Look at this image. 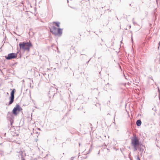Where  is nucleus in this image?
I'll list each match as a JSON object with an SVG mask.
<instances>
[{"label":"nucleus","instance_id":"obj_1","mask_svg":"<svg viewBox=\"0 0 160 160\" xmlns=\"http://www.w3.org/2000/svg\"><path fill=\"white\" fill-rule=\"evenodd\" d=\"M19 46L21 49L24 50V51L26 50L29 52L30 50V48L32 46V44L30 42H23L19 43Z\"/></svg>","mask_w":160,"mask_h":160},{"label":"nucleus","instance_id":"obj_2","mask_svg":"<svg viewBox=\"0 0 160 160\" xmlns=\"http://www.w3.org/2000/svg\"><path fill=\"white\" fill-rule=\"evenodd\" d=\"M131 145L133 147L134 151L137 150L139 143V140L136 135L132 137L131 139Z\"/></svg>","mask_w":160,"mask_h":160},{"label":"nucleus","instance_id":"obj_3","mask_svg":"<svg viewBox=\"0 0 160 160\" xmlns=\"http://www.w3.org/2000/svg\"><path fill=\"white\" fill-rule=\"evenodd\" d=\"M21 109H22V108H21L20 105L18 104H16L12 111L14 115L16 116L20 111Z\"/></svg>","mask_w":160,"mask_h":160},{"label":"nucleus","instance_id":"obj_4","mask_svg":"<svg viewBox=\"0 0 160 160\" xmlns=\"http://www.w3.org/2000/svg\"><path fill=\"white\" fill-rule=\"evenodd\" d=\"M18 52L17 53H9L8 56H5V57L6 59L8 60L16 58L17 57V54Z\"/></svg>","mask_w":160,"mask_h":160},{"label":"nucleus","instance_id":"obj_5","mask_svg":"<svg viewBox=\"0 0 160 160\" xmlns=\"http://www.w3.org/2000/svg\"><path fill=\"white\" fill-rule=\"evenodd\" d=\"M15 89H13L11 92L10 93V96L9 98L10 101L9 102V105H10L12 104L13 102L14 96V94L15 92Z\"/></svg>","mask_w":160,"mask_h":160},{"label":"nucleus","instance_id":"obj_6","mask_svg":"<svg viewBox=\"0 0 160 160\" xmlns=\"http://www.w3.org/2000/svg\"><path fill=\"white\" fill-rule=\"evenodd\" d=\"M50 32L53 35H57L58 28L55 26H52L51 28H49Z\"/></svg>","mask_w":160,"mask_h":160},{"label":"nucleus","instance_id":"obj_7","mask_svg":"<svg viewBox=\"0 0 160 160\" xmlns=\"http://www.w3.org/2000/svg\"><path fill=\"white\" fill-rule=\"evenodd\" d=\"M13 112H8L7 114V117L10 119H12L13 118Z\"/></svg>","mask_w":160,"mask_h":160},{"label":"nucleus","instance_id":"obj_8","mask_svg":"<svg viewBox=\"0 0 160 160\" xmlns=\"http://www.w3.org/2000/svg\"><path fill=\"white\" fill-rule=\"evenodd\" d=\"M56 32H57V35H61L62 33V29L60 28H58Z\"/></svg>","mask_w":160,"mask_h":160},{"label":"nucleus","instance_id":"obj_9","mask_svg":"<svg viewBox=\"0 0 160 160\" xmlns=\"http://www.w3.org/2000/svg\"><path fill=\"white\" fill-rule=\"evenodd\" d=\"M142 124V122L140 119L138 120L136 122V125L138 126H140Z\"/></svg>","mask_w":160,"mask_h":160},{"label":"nucleus","instance_id":"obj_10","mask_svg":"<svg viewBox=\"0 0 160 160\" xmlns=\"http://www.w3.org/2000/svg\"><path fill=\"white\" fill-rule=\"evenodd\" d=\"M53 23H55L56 26H57V27H60V22H53Z\"/></svg>","mask_w":160,"mask_h":160},{"label":"nucleus","instance_id":"obj_11","mask_svg":"<svg viewBox=\"0 0 160 160\" xmlns=\"http://www.w3.org/2000/svg\"><path fill=\"white\" fill-rule=\"evenodd\" d=\"M20 154L21 155L22 160H25V159L23 158V152H20Z\"/></svg>","mask_w":160,"mask_h":160},{"label":"nucleus","instance_id":"obj_12","mask_svg":"<svg viewBox=\"0 0 160 160\" xmlns=\"http://www.w3.org/2000/svg\"><path fill=\"white\" fill-rule=\"evenodd\" d=\"M133 20H134V18H133V20H132V21H133V24L135 25H136L137 24V23H136V22H134V21H133Z\"/></svg>","mask_w":160,"mask_h":160},{"label":"nucleus","instance_id":"obj_13","mask_svg":"<svg viewBox=\"0 0 160 160\" xmlns=\"http://www.w3.org/2000/svg\"><path fill=\"white\" fill-rule=\"evenodd\" d=\"M137 160H140V159L138 157L137 158Z\"/></svg>","mask_w":160,"mask_h":160},{"label":"nucleus","instance_id":"obj_14","mask_svg":"<svg viewBox=\"0 0 160 160\" xmlns=\"http://www.w3.org/2000/svg\"><path fill=\"white\" fill-rule=\"evenodd\" d=\"M90 60V59L86 63H87V64L89 62V61Z\"/></svg>","mask_w":160,"mask_h":160},{"label":"nucleus","instance_id":"obj_15","mask_svg":"<svg viewBox=\"0 0 160 160\" xmlns=\"http://www.w3.org/2000/svg\"><path fill=\"white\" fill-rule=\"evenodd\" d=\"M109 83H108L107 85H106L107 86V85H109Z\"/></svg>","mask_w":160,"mask_h":160},{"label":"nucleus","instance_id":"obj_16","mask_svg":"<svg viewBox=\"0 0 160 160\" xmlns=\"http://www.w3.org/2000/svg\"><path fill=\"white\" fill-rule=\"evenodd\" d=\"M81 55H84V56H86V55H85V54H81Z\"/></svg>","mask_w":160,"mask_h":160},{"label":"nucleus","instance_id":"obj_17","mask_svg":"<svg viewBox=\"0 0 160 160\" xmlns=\"http://www.w3.org/2000/svg\"><path fill=\"white\" fill-rule=\"evenodd\" d=\"M132 41H133L132 37Z\"/></svg>","mask_w":160,"mask_h":160},{"label":"nucleus","instance_id":"obj_18","mask_svg":"<svg viewBox=\"0 0 160 160\" xmlns=\"http://www.w3.org/2000/svg\"><path fill=\"white\" fill-rule=\"evenodd\" d=\"M158 44H159V47H158V48H159V45H160V42H159Z\"/></svg>","mask_w":160,"mask_h":160},{"label":"nucleus","instance_id":"obj_19","mask_svg":"<svg viewBox=\"0 0 160 160\" xmlns=\"http://www.w3.org/2000/svg\"><path fill=\"white\" fill-rule=\"evenodd\" d=\"M67 2L68 3L69 2V1L68 0H67Z\"/></svg>","mask_w":160,"mask_h":160},{"label":"nucleus","instance_id":"obj_20","mask_svg":"<svg viewBox=\"0 0 160 160\" xmlns=\"http://www.w3.org/2000/svg\"><path fill=\"white\" fill-rule=\"evenodd\" d=\"M129 28H131V26H130H130H129Z\"/></svg>","mask_w":160,"mask_h":160},{"label":"nucleus","instance_id":"obj_21","mask_svg":"<svg viewBox=\"0 0 160 160\" xmlns=\"http://www.w3.org/2000/svg\"><path fill=\"white\" fill-rule=\"evenodd\" d=\"M151 78L152 80H153V79H152V78Z\"/></svg>","mask_w":160,"mask_h":160},{"label":"nucleus","instance_id":"obj_22","mask_svg":"<svg viewBox=\"0 0 160 160\" xmlns=\"http://www.w3.org/2000/svg\"><path fill=\"white\" fill-rule=\"evenodd\" d=\"M90 151H91V149H90H90H89V152H90Z\"/></svg>","mask_w":160,"mask_h":160},{"label":"nucleus","instance_id":"obj_23","mask_svg":"<svg viewBox=\"0 0 160 160\" xmlns=\"http://www.w3.org/2000/svg\"><path fill=\"white\" fill-rule=\"evenodd\" d=\"M87 158V157H85V158Z\"/></svg>","mask_w":160,"mask_h":160},{"label":"nucleus","instance_id":"obj_24","mask_svg":"<svg viewBox=\"0 0 160 160\" xmlns=\"http://www.w3.org/2000/svg\"><path fill=\"white\" fill-rule=\"evenodd\" d=\"M152 109L153 110H154V108H152Z\"/></svg>","mask_w":160,"mask_h":160},{"label":"nucleus","instance_id":"obj_25","mask_svg":"<svg viewBox=\"0 0 160 160\" xmlns=\"http://www.w3.org/2000/svg\"><path fill=\"white\" fill-rule=\"evenodd\" d=\"M130 6H131V4H130Z\"/></svg>","mask_w":160,"mask_h":160},{"label":"nucleus","instance_id":"obj_26","mask_svg":"<svg viewBox=\"0 0 160 160\" xmlns=\"http://www.w3.org/2000/svg\"><path fill=\"white\" fill-rule=\"evenodd\" d=\"M130 32L132 33V31H131V32Z\"/></svg>","mask_w":160,"mask_h":160},{"label":"nucleus","instance_id":"obj_27","mask_svg":"<svg viewBox=\"0 0 160 160\" xmlns=\"http://www.w3.org/2000/svg\"><path fill=\"white\" fill-rule=\"evenodd\" d=\"M71 160H73L72 159Z\"/></svg>","mask_w":160,"mask_h":160}]
</instances>
